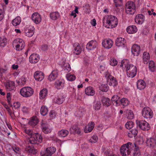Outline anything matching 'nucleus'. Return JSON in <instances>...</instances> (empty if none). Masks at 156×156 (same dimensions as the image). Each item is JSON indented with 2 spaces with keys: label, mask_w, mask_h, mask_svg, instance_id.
<instances>
[{
  "label": "nucleus",
  "mask_w": 156,
  "mask_h": 156,
  "mask_svg": "<svg viewBox=\"0 0 156 156\" xmlns=\"http://www.w3.org/2000/svg\"><path fill=\"white\" fill-rule=\"evenodd\" d=\"M49 115L51 118H54L56 116V113L53 111H51L49 113Z\"/></svg>",
  "instance_id": "nucleus-61"
},
{
  "label": "nucleus",
  "mask_w": 156,
  "mask_h": 156,
  "mask_svg": "<svg viewBox=\"0 0 156 156\" xmlns=\"http://www.w3.org/2000/svg\"><path fill=\"white\" fill-rule=\"evenodd\" d=\"M20 106V104L19 102H14L13 104V107L15 109L19 108Z\"/></svg>",
  "instance_id": "nucleus-59"
},
{
  "label": "nucleus",
  "mask_w": 156,
  "mask_h": 156,
  "mask_svg": "<svg viewBox=\"0 0 156 156\" xmlns=\"http://www.w3.org/2000/svg\"><path fill=\"white\" fill-rule=\"evenodd\" d=\"M7 40L6 38L0 37V46H5L6 44Z\"/></svg>",
  "instance_id": "nucleus-49"
},
{
  "label": "nucleus",
  "mask_w": 156,
  "mask_h": 156,
  "mask_svg": "<svg viewBox=\"0 0 156 156\" xmlns=\"http://www.w3.org/2000/svg\"><path fill=\"white\" fill-rule=\"evenodd\" d=\"M137 87L140 90L144 89L146 87V83L142 80H139L137 82Z\"/></svg>",
  "instance_id": "nucleus-30"
},
{
  "label": "nucleus",
  "mask_w": 156,
  "mask_h": 156,
  "mask_svg": "<svg viewBox=\"0 0 156 156\" xmlns=\"http://www.w3.org/2000/svg\"><path fill=\"white\" fill-rule=\"evenodd\" d=\"M126 116L128 119H131L133 118L134 115L132 111L127 109L126 110Z\"/></svg>",
  "instance_id": "nucleus-38"
},
{
  "label": "nucleus",
  "mask_w": 156,
  "mask_h": 156,
  "mask_svg": "<svg viewBox=\"0 0 156 156\" xmlns=\"http://www.w3.org/2000/svg\"><path fill=\"white\" fill-rule=\"evenodd\" d=\"M56 151L55 147H48L45 150H42L40 154L41 156H51Z\"/></svg>",
  "instance_id": "nucleus-8"
},
{
  "label": "nucleus",
  "mask_w": 156,
  "mask_h": 156,
  "mask_svg": "<svg viewBox=\"0 0 156 156\" xmlns=\"http://www.w3.org/2000/svg\"><path fill=\"white\" fill-rule=\"evenodd\" d=\"M142 116L146 119L152 118L153 114L152 110L149 108L146 107L144 108L142 111Z\"/></svg>",
  "instance_id": "nucleus-7"
},
{
  "label": "nucleus",
  "mask_w": 156,
  "mask_h": 156,
  "mask_svg": "<svg viewBox=\"0 0 156 156\" xmlns=\"http://www.w3.org/2000/svg\"><path fill=\"white\" fill-rule=\"evenodd\" d=\"M64 69L66 72L68 73L71 70V67L70 65L68 63H66L64 65Z\"/></svg>",
  "instance_id": "nucleus-52"
},
{
  "label": "nucleus",
  "mask_w": 156,
  "mask_h": 156,
  "mask_svg": "<svg viewBox=\"0 0 156 156\" xmlns=\"http://www.w3.org/2000/svg\"><path fill=\"white\" fill-rule=\"evenodd\" d=\"M104 25L108 28H112L117 26L118 22L117 18L115 16L110 15L105 17L103 20Z\"/></svg>",
  "instance_id": "nucleus-2"
},
{
  "label": "nucleus",
  "mask_w": 156,
  "mask_h": 156,
  "mask_svg": "<svg viewBox=\"0 0 156 156\" xmlns=\"http://www.w3.org/2000/svg\"><path fill=\"white\" fill-rule=\"evenodd\" d=\"M4 15L2 10L0 9V21L4 18Z\"/></svg>",
  "instance_id": "nucleus-64"
},
{
  "label": "nucleus",
  "mask_w": 156,
  "mask_h": 156,
  "mask_svg": "<svg viewBox=\"0 0 156 156\" xmlns=\"http://www.w3.org/2000/svg\"><path fill=\"white\" fill-rule=\"evenodd\" d=\"M24 131L26 133L31 136H32V135L34 133L33 131L30 129H24Z\"/></svg>",
  "instance_id": "nucleus-57"
},
{
  "label": "nucleus",
  "mask_w": 156,
  "mask_h": 156,
  "mask_svg": "<svg viewBox=\"0 0 156 156\" xmlns=\"http://www.w3.org/2000/svg\"><path fill=\"white\" fill-rule=\"evenodd\" d=\"M38 121L36 116H34L32 118L29 122V124L32 126H35L38 123Z\"/></svg>",
  "instance_id": "nucleus-41"
},
{
  "label": "nucleus",
  "mask_w": 156,
  "mask_h": 156,
  "mask_svg": "<svg viewBox=\"0 0 156 156\" xmlns=\"http://www.w3.org/2000/svg\"><path fill=\"white\" fill-rule=\"evenodd\" d=\"M60 16L58 12H53L50 14V16L51 19L53 20H56Z\"/></svg>",
  "instance_id": "nucleus-42"
},
{
  "label": "nucleus",
  "mask_w": 156,
  "mask_h": 156,
  "mask_svg": "<svg viewBox=\"0 0 156 156\" xmlns=\"http://www.w3.org/2000/svg\"><path fill=\"white\" fill-rule=\"evenodd\" d=\"M65 83L64 80H57L55 83V86L57 89H60L63 87Z\"/></svg>",
  "instance_id": "nucleus-27"
},
{
  "label": "nucleus",
  "mask_w": 156,
  "mask_h": 156,
  "mask_svg": "<svg viewBox=\"0 0 156 156\" xmlns=\"http://www.w3.org/2000/svg\"><path fill=\"white\" fill-rule=\"evenodd\" d=\"M143 62L144 64H147L150 60V55L148 53L144 52L143 54Z\"/></svg>",
  "instance_id": "nucleus-31"
},
{
  "label": "nucleus",
  "mask_w": 156,
  "mask_h": 156,
  "mask_svg": "<svg viewBox=\"0 0 156 156\" xmlns=\"http://www.w3.org/2000/svg\"><path fill=\"white\" fill-rule=\"evenodd\" d=\"M6 89L7 91H11L14 90L15 87L14 82L11 81H7L4 83Z\"/></svg>",
  "instance_id": "nucleus-15"
},
{
  "label": "nucleus",
  "mask_w": 156,
  "mask_h": 156,
  "mask_svg": "<svg viewBox=\"0 0 156 156\" xmlns=\"http://www.w3.org/2000/svg\"><path fill=\"white\" fill-rule=\"evenodd\" d=\"M117 61L115 58H113L111 59L110 61V65L112 66H114L117 64Z\"/></svg>",
  "instance_id": "nucleus-55"
},
{
  "label": "nucleus",
  "mask_w": 156,
  "mask_h": 156,
  "mask_svg": "<svg viewBox=\"0 0 156 156\" xmlns=\"http://www.w3.org/2000/svg\"><path fill=\"white\" fill-rule=\"evenodd\" d=\"M144 16L140 14L137 15L135 18V22L139 24H142L144 22Z\"/></svg>",
  "instance_id": "nucleus-21"
},
{
  "label": "nucleus",
  "mask_w": 156,
  "mask_h": 156,
  "mask_svg": "<svg viewBox=\"0 0 156 156\" xmlns=\"http://www.w3.org/2000/svg\"><path fill=\"white\" fill-rule=\"evenodd\" d=\"M85 92V94L88 96H93L95 93L94 88L90 86L86 88Z\"/></svg>",
  "instance_id": "nucleus-25"
},
{
  "label": "nucleus",
  "mask_w": 156,
  "mask_h": 156,
  "mask_svg": "<svg viewBox=\"0 0 156 156\" xmlns=\"http://www.w3.org/2000/svg\"><path fill=\"white\" fill-rule=\"evenodd\" d=\"M39 56L38 54H33L30 55L29 60L31 63L35 64L39 61Z\"/></svg>",
  "instance_id": "nucleus-18"
},
{
  "label": "nucleus",
  "mask_w": 156,
  "mask_h": 156,
  "mask_svg": "<svg viewBox=\"0 0 156 156\" xmlns=\"http://www.w3.org/2000/svg\"><path fill=\"white\" fill-rule=\"evenodd\" d=\"M21 21V19L20 17L18 16L12 21V23L14 26H16L20 24Z\"/></svg>",
  "instance_id": "nucleus-36"
},
{
  "label": "nucleus",
  "mask_w": 156,
  "mask_h": 156,
  "mask_svg": "<svg viewBox=\"0 0 156 156\" xmlns=\"http://www.w3.org/2000/svg\"><path fill=\"white\" fill-rule=\"evenodd\" d=\"M22 111L24 113H28V108L26 107H23L22 108Z\"/></svg>",
  "instance_id": "nucleus-63"
},
{
  "label": "nucleus",
  "mask_w": 156,
  "mask_h": 156,
  "mask_svg": "<svg viewBox=\"0 0 156 156\" xmlns=\"http://www.w3.org/2000/svg\"><path fill=\"white\" fill-rule=\"evenodd\" d=\"M149 67L150 69L152 72H154L155 70V66L154 62L152 61H150L149 64Z\"/></svg>",
  "instance_id": "nucleus-48"
},
{
  "label": "nucleus",
  "mask_w": 156,
  "mask_h": 156,
  "mask_svg": "<svg viewBox=\"0 0 156 156\" xmlns=\"http://www.w3.org/2000/svg\"><path fill=\"white\" fill-rule=\"evenodd\" d=\"M40 112L42 115L45 116L47 114L48 112V108L46 106H42L41 108Z\"/></svg>",
  "instance_id": "nucleus-43"
},
{
  "label": "nucleus",
  "mask_w": 156,
  "mask_h": 156,
  "mask_svg": "<svg viewBox=\"0 0 156 156\" xmlns=\"http://www.w3.org/2000/svg\"><path fill=\"white\" fill-rule=\"evenodd\" d=\"M107 81L110 86H115L117 84V81L116 79L110 74L107 73L106 74Z\"/></svg>",
  "instance_id": "nucleus-11"
},
{
  "label": "nucleus",
  "mask_w": 156,
  "mask_h": 156,
  "mask_svg": "<svg viewBox=\"0 0 156 156\" xmlns=\"http://www.w3.org/2000/svg\"><path fill=\"white\" fill-rule=\"evenodd\" d=\"M115 5L116 7L121 6L120 3L122 2V0H114Z\"/></svg>",
  "instance_id": "nucleus-58"
},
{
  "label": "nucleus",
  "mask_w": 156,
  "mask_h": 156,
  "mask_svg": "<svg viewBox=\"0 0 156 156\" xmlns=\"http://www.w3.org/2000/svg\"><path fill=\"white\" fill-rule=\"evenodd\" d=\"M69 132L66 129H62L58 132V136L61 137L66 136L69 134Z\"/></svg>",
  "instance_id": "nucleus-34"
},
{
  "label": "nucleus",
  "mask_w": 156,
  "mask_h": 156,
  "mask_svg": "<svg viewBox=\"0 0 156 156\" xmlns=\"http://www.w3.org/2000/svg\"><path fill=\"white\" fill-rule=\"evenodd\" d=\"M98 46V43L95 40L89 41L87 44L86 48L89 51L93 50L96 48Z\"/></svg>",
  "instance_id": "nucleus-14"
},
{
  "label": "nucleus",
  "mask_w": 156,
  "mask_h": 156,
  "mask_svg": "<svg viewBox=\"0 0 156 156\" xmlns=\"http://www.w3.org/2000/svg\"><path fill=\"white\" fill-rule=\"evenodd\" d=\"M31 18L33 22L36 24L40 23L41 21V16L37 12L33 13Z\"/></svg>",
  "instance_id": "nucleus-16"
},
{
  "label": "nucleus",
  "mask_w": 156,
  "mask_h": 156,
  "mask_svg": "<svg viewBox=\"0 0 156 156\" xmlns=\"http://www.w3.org/2000/svg\"><path fill=\"white\" fill-rule=\"evenodd\" d=\"M104 153L105 156H118L115 154L110 148L105 149Z\"/></svg>",
  "instance_id": "nucleus-37"
},
{
  "label": "nucleus",
  "mask_w": 156,
  "mask_h": 156,
  "mask_svg": "<svg viewBox=\"0 0 156 156\" xmlns=\"http://www.w3.org/2000/svg\"><path fill=\"white\" fill-rule=\"evenodd\" d=\"M113 44V41L109 38L104 39L102 42V46L105 48L107 49L111 48Z\"/></svg>",
  "instance_id": "nucleus-13"
},
{
  "label": "nucleus",
  "mask_w": 156,
  "mask_h": 156,
  "mask_svg": "<svg viewBox=\"0 0 156 156\" xmlns=\"http://www.w3.org/2000/svg\"><path fill=\"white\" fill-rule=\"evenodd\" d=\"M34 77L36 80L41 81L44 79V74L41 71H37L34 73Z\"/></svg>",
  "instance_id": "nucleus-17"
},
{
  "label": "nucleus",
  "mask_w": 156,
  "mask_h": 156,
  "mask_svg": "<svg viewBox=\"0 0 156 156\" xmlns=\"http://www.w3.org/2000/svg\"><path fill=\"white\" fill-rule=\"evenodd\" d=\"M35 29L32 25L26 26L25 29V34L28 37H31L34 34Z\"/></svg>",
  "instance_id": "nucleus-12"
},
{
  "label": "nucleus",
  "mask_w": 156,
  "mask_h": 156,
  "mask_svg": "<svg viewBox=\"0 0 156 156\" xmlns=\"http://www.w3.org/2000/svg\"><path fill=\"white\" fill-rule=\"evenodd\" d=\"M120 66L125 68L127 75L129 77L133 78L136 75L137 73L136 67L129 64L127 60H123L121 62Z\"/></svg>",
  "instance_id": "nucleus-1"
},
{
  "label": "nucleus",
  "mask_w": 156,
  "mask_h": 156,
  "mask_svg": "<svg viewBox=\"0 0 156 156\" xmlns=\"http://www.w3.org/2000/svg\"><path fill=\"white\" fill-rule=\"evenodd\" d=\"M112 100L113 103L115 104V105H118L120 104V100L119 97L117 95H114L112 98Z\"/></svg>",
  "instance_id": "nucleus-32"
},
{
  "label": "nucleus",
  "mask_w": 156,
  "mask_h": 156,
  "mask_svg": "<svg viewBox=\"0 0 156 156\" xmlns=\"http://www.w3.org/2000/svg\"><path fill=\"white\" fill-rule=\"evenodd\" d=\"M132 52L135 56H138L140 53V46L137 44L133 45L132 48Z\"/></svg>",
  "instance_id": "nucleus-19"
},
{
  "label": "nucleus",
  "mask_w": 156,
  "mask_h": 156,
  "mask_svg": "<svg viewBox=\"0 0 156 156\" xmlns=\"http://www.w3.org/2000/svg\"><path fill=\"white\" fill-rule=\"evenodd\" d=\"M101 107V104L100 101H97L94 106V108L96 110L100 109Z\"/></svg>",
  "instance_id": "nucleus-54"
},
{
  "label": "nucleus",
  "mask_w": 156,
  "mask_h": 156,
  "mask_svg": "<svg viewBox=\"0 0 156 156\" xmlns=\"http://www.w3.org/2000/svg\"><path fill=\"white\" fill-rule=\"evenodd\" d=\"M134 125L133 122L132 121H129L127 122L125 124L126 127L128 129H130L132 128Z\"/></svg>",
  "instance_id": "nucleus-50"
},
{
  "label": "nucleus",
  "mask_w": 156,
  "mask_h": 156,
  "mask_svg": "<svg viewBox=\"0 0 156 156\" xmlns=\"http://www.w3.org/2000/svg\"><path fill=\"white\" fill-rule=\"evenodd\" d=\"M102 102L103 105L106 106H108L111 103L110 100L108 98L103 97L101 100Z\"/></svg>",
  "instance_id": "nucleus-40"
},
{
  "label": "nucleus",
  "mask_w": 156,
  "mask_h": 156,
  "mask_svg": "<svg viewBox=\"0 0 156 156\" xmlns=\"http://www.w3.org/2000/svg\"><path fill=\"white\" fill-rule=\"evenodd\" d=\"M64 100V98L62 96H59L55 98L53 100V101L56 103L58 104H62Z\"/></svg>",
  "instance_id": "nucleus-33"
},
{
  "label": "nucleus",
  "mask_w": 156,
  "mask_h": 156,
  "mask_svg": "<svg viewBox=\"0 0 156 156\" xmlns=\"http://www.w3.org/2000/svg\"><path fill=\"white\" fill-rule=\"evenodd\" d=\"M76 126H73L70 128V132L71 133H75V131Z\"/></svg>",
  "instance_id": "nucleus-62"
},
{
  "label": "nucleus",
  "mask_w": 156,
  "mask_h": 156,
  "mask_svg": "<svg viewBox=\"0 0 156 156\" xmlns=\"http://www.w3.org/2000/svg\"><path fill=\"white\" fill-rule=\"evenodd\" d=\"M74 48V53L76 55H78L80 54L82 48L80 44L78 43H75L73 44Z\"/></svg>",
  "instance_id": "nucleus-22"
},
{
  "label": "nucleus",
  "mask_w": 156,
  "mask_h": 156,
  "mask_svg": "<svg viewBox=\"0 0 156 156\" xmlns=\"http://www.w3.org/2000/svg\"><path fill=\"white\" fill-rule=\"evenodd\" d=\"M41 129L42 131L45 133H49L51 131V128L44 124H43L41 125Z\"/></svg>",
  "instance_id": "nucleus-29"
},
{
  "label": "nucleus",
  "mask_w": 156,
  "mask_h": 156,
  "mask_svg": "<svg viewBox=\"0 0 156 156\" xmlns=\"http://www.w3.org/2000/svg\"><path fill=\"white\" fill-rule=\"evenodd\" d=\"M48 91L46 89H44L41 90L39 93V98L42 99L46 97L47 95Z\"/></svg>",
  "instance_id": "nucleus-35"
},
{
  "label": "nucleus",
  "mask_w": 156,
  "mask_h": 156,
  "mask_svg": "<svg viewBox=\"0 0 156 156\" xmlns=\"http://www.w3.org/2000/svg\"><path fill=\"white\" fill-rule=\"evenodd\" d=\"M43 140L42 136L37 133H34L32 135L29 140V144H38L41 143Z\"/></svg>",
  "instance_id": "nucleus-4"
},
{
  "label": "nucleus",
  "mask_w": 156,
  "mask_h": 156,
  "mask_svg": "<svg viewBox=\"0 0 156 156\" xmlns=\"http://www.w3.org/2000/svg\"><path fill=\"white\" fill-rule=\"evenodd\" d=\"M27 150L30 153L35 154L37 153V150L34 148V147H27L26 148Z\"/></svg>",
  "instance_id": "nucleus-46"
},
{
  "label": "nucleus",
  "mask_w": 156,
  "mask_h": 156,
  "mask_svg": "<svg viewBox=\"0 0 156 156\" xmlns=\"http://www.w3.org/2000/svg\"><path fill=\"white\" fill-rule=\"evenodd\" d=\"M134 147H121L120 151L122 156H130L131 152L133 151Z\"/></svg>",
  "instance_id": "nucleus-10"
},
{
  "label": "nucleus",
  "mask_w": 156,
  "mask_h": 156,
  "mask_svg": "<svg viewBox=\"0 0 156 156\" xmlns=\"http://www.w3.org/2000/svg\"><path fill=\"white\" fill-rule=\"evenodd\" d=\"M34 93L33 88L29 87H25L22 88L20 90V94L23 97L27 98L32 96Z\"/></svg>",
  "instance_id": "nucleus-3"
},
{
  "label": "nucleus",
  "mask_w": 156,
  "mask_h": 156,
  "mask_svg": "<svg viewBox=\"0 0 156 156\" xmlns=\"http://www.w3.org/2000/svg\"><path fill=\"white\" fill-rule=\"evenodd\" d=\"M146 143L147 146H154L156 145L155 140L153 138L147 139Z\"/></svg>",
  "instance_id": "nucleus-28"
},
{
  "label": "nucleus",
  "mask_w": 156,
  "mask_h": 156,
  "mask_svg": "<svg viewBox=\"0 0 156 156\" xmlns=\"http://www.w3.org/2000/svg\"><path fill=\"white\" fill-rule=\"evenodd\" d=\"M126 12L127 14L133 15L136 12V7L135 4L132 2H128L126 5Z\"/></svg>",
  "instance_id": "nucleus-5"
},
{
  "label": "nucleus",
  "mask_w": 156,
  "mask_h": 156,
  "mask_svg": "<svg viewBox=\"0 0 156 156\" xmlns=\"http://www.w3.org/2000/svg\"><path fill=\"white\" fill-rule=\"evenodd\" d=\"M98 140V137L96 135H94L89 140V142L91 143H96Z\"/></svg>",
  "instance_id": "nucleus-53"
},
{
  "label": "nucleus",
  "mask_w": 156,
  "mask_h": 156,
  "mask_svg": "<svg viewBox=\"0 0 156 156\" xmlns=\"http://www.w3.org/2000/svg\"><path fill=\"white\" fill-rule=\"evenodd\" d=\"M58 75V72L57 70H54L49 76L48 79L50 81L54 80L57 78Z\"/></svg>",
  "instance_id": "nucleus-24"
},
{
  "label": "nucleus",
  "mask_w": 156,
  "mask_h": 156,
  "mask_svg": "<svg viewBox=\"0 0 156 156\" xmlns=\"http://www.w3.org/2000/svg\"><path fill=\"white\" fill-rule=\"evenodd\" d=\"M137 126H139L140 128L143 130H148L150 128L149 124L144 120H137L136 121Z\"/></svg>",
  "instance_id": "nucleus-9"
},
{
  "label": "nucleus",
  "mask_w": 156,
  "mask_h": 156,
  "mask_svg": "<svg viewBox=\"0 0 156 156\" xmlns=\"http://www.w3.org/2000/svg\"><path fill=\"white\" fill-rule=\"evenodd\" d=\"M129 103L128 100L126 98H122L120 100V103L124 106L128 105Z\"/></svg>",
  "instance_id": "nucleus-45"
},
{
  "label": "nucleus",
  "mask_w": 156,
  "mask_h": 156,
  "mask_svg": "<svg viewBox=\"0 0 156 156\" xmlns=\"http://www.w3.org/2000/svg\"><path fill=\"white\" fill-rule=\"evenodd\" d=\"M13 45L15 47L17 51H20L23 49L25 46V43L23 40L20 38H17L13 41Z\"/></svg>",
  "instance_id": "nucleus-6"
},
{
  "label": "nucleus",
  "mask_w": 156,
  "mask_h": 156,
  "mask_svg": "<svg viewBox=\"0 0 156 156\" xmlns=\"http://www.w3.org/2000/svg\"><path fill=\"white\" fill-rule=\"evenodd\" d=\"M126 31L129 34H134L137 32V29L135 25H131L128 26L126 28Z\"/></svg>",
  "instance_id": "nucleus-26"
},
{
  "label": "nucleus",
  "mask_w": 156,
  "mask_h": 156,
  "mask_svg": "<svg viewBox=\"0 0 156 156\" xmlns=\"http://www.w3.org/2000/svg\"><path fill=\"white\" fill-rule=\"evenodd\" d=\"M126 43L125 39L121 37L117 38L115 41L116 45L118 47H123Z\"/></svg>",
  "instance_id": "nucleus-23"
},
{
  "label": "nucleus",
  "mask_w": 156,
  "mask_h": 156,
  "mask_svg": "<svg viewBox=\"0 0 156 156\" xmlns=\"http://www.w3.org/2000/svg\"><path fill=\"white\" fill-rule=\"evenodd\" d=\"M143 143V140L142 138H140L136 141V143L134 144L135 146H137L138 145H140Z\"/></svg>",
  "instance_id": "nucleus-56"
},
{
  "label": "nucleus",
  "mask_w": 156,
  "mask_h": 156,
  "mask_svg": "<svg viewBox=\"0 0 156 156\" xmlns=\"http://www.w3.org/2000/svg\"><path fill=\"white\" fill-rule=\"evenodd\" d=\"M133 156H140V153L139 151V147H135ZM134 149V148H133Z\"/></svg>",
  "instance_id": "nucleus-51"
},
{
  "label": "nucleus",
  "mask_w": 156,
  "mask_h": 156,
  "mask_svg": "<svg viewBox=\"0 0 156 156\" xmlns=\"http://www.w3.org/2000/svg\"><path fill=\"white\" fill-rule=\"evenodd\" d=\"M6 97L8 102V103L9 104L10 103V101L11 100L10 93H8L7 94Z\"/></svg>",
  "instance_id": "nucleus-60"
},
{
  "label": "nucleus",
  "mask_w": 156,
  "mask_h": 156,
  "mask_svg": "<svg viewBox=\"0 0 156 156\" xmlns=\"http://www.w3.org/2000/svg\"><path fill=\"white\" fill-rule=\"evenodd\" d=\"M138 131L136 129H133L129 131L128 133V135L129 137H135L137 134Z\"/></svg>",
  "instance_id": "nucleus-39"
},
{
  "label": "nucleus",
  "mask_w": 156,
  "mask_h": 156,
  "mask_svg": "<svg viewBox=\"0 0 156 156\" xmlns=\"http://www.w3.org/2000/svg\"><path fill=\"white\" fill-rule=\"evenodd\" d=\"M100 89L102 91L107 92L108 89V87L107 84H102L100 86Z\"/></svg>",
  "instance_id": "nucleus-47"
},
{
  "label": "nucleus",
  "mask_w": 156,
  "mask_h": 156,
  "mask_svg": "<svg viewBox=\"0 0 156 156\" xmlns=\"http://www.w3.org/2000/svg\"><path fill=\"white\" fill-rule=\"evenodd\" d=\"M66 77L67 80L69 81H73L76 79V76L70 73L66 74Z\"/></svg>",
  "instance_id": "nucleus-44"
},
{
  "label": "nucleus",
  "mask_w": 156,
  "mask_h": 156,
  "mask_svg": "<svg viewBox=\"0 0 156 156\" xmlns=\"http://www.w3.org/2000/svg\"><path fill=\"white\" fill-rule=\"evenodd\" d=\"M94 123L91 122H89L87 125L85 126L84 129V131L86 133H88L91 132L94 127Z\"/></svg>",
  "instance_id": "nucleus-20"
}]
</instances>
